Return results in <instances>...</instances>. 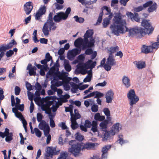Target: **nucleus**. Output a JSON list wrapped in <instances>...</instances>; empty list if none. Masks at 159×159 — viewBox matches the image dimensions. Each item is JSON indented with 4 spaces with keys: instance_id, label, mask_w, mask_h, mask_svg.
Masks as SVG:
<instances>
[{
    "instance_id": "obj_7",
    "label": "nucleus",
    "mask_w": 159,
    "mask_h": 159,
    "mask_svg": "<svg viewBox=\"0 0 159 159\" xmlns=\"http://www.w3.org/2000/svg\"><path fill=\"white\" fill-rule=\"evenodd\" d=\"M55 151V148L48 147L44 155V159H50L52 158L54 155H57V153Z\"/></svg>"
},
{
    "instance_id": "obj_19",
    "label": "nucleus",
    "mask_w": 159,
    "mask_h": 159,
    "mask_svg": "<svg viewBox=\"0 0 159 159\" xmlns=\"http://www.w3.org/2000/svg\"><path fill=\"white\" fill-rule=\"evenodd\" d=\"M120 124L117 123L114 124L111 130L113 135H114L116 132H118L119 130Z\"/></svg>"
},
{
    "instance_id": "obj_30",
    "label": "nucleus",
    "mask_w": 159,
    "mask_h": 159,
    "mask_svg": "<svg viewBox=\"0 0 159 159\" xmlns=\"http://www.w3.org/2000/svg\"><path fill=\"white\" fill-rule=\"evenodd\" d=\"M81 115L78 112L75 113L72 116L71 115V117L70 118V120H75L80 119L81 118Z\"/></svg>"
},
{
    "instance_id": "obj_40",
    "label": "nucleus",
    "mask_w": 159,
    "mask_h": 159,
    "mask_svg": "<svg viewBox=\"0 0 159 159\" xmlns=\"http://www.w3.org/2000/svg\"><path fill=\"white\" fill-rule=\"evenodd\" d=\"M54 69V67H52L51 68L50 71L48 72L46 74V78H48L49 77H51L52 74L55 73L54 70H53Z\"/></svg>"
},
{
    "instance_id": "obj_33",
    "label": "nucleus",
    "mask_w": 159,
    "mask_h": 159,
    "mask_svg": "<svg viewBox=\"0 0 159 159\" xmlns=\"http://www.w3.org/2000/svg\"><path fill=\"white\" fill-rule=\"evenodd\" d=\"M17 44L16 42V41L13 39L11 40V41L7 45V48L8 49L11 48L13 46V45H16Z\"/></svg>"
},
{
    "instance_id": "obj_14",
    "label": "nucleus",
    "mask_w": 159,
    "mask_h": 159,
    "mask_svg": "<svg viewBox=\"0 0 159 159\" xmlns=\"http://www.w3.org/2000/svg\"><path fill=\"white\" fill-rule=\"evenodd\" d=\"M106 63L109 64L112 66L116 65V64L114 57L111 53H110L107 59Z\"/></svg>"
},
{
    "instance_id": "obj_42",
    "label": "nucleus",
    "mask_w": 159,
    "mask_h": 159,
    "mask_svg": "<svg viewBox=\"0 0 159 159\" xmlns=\"http://www.w3.org/2000/svg\"><path fill=\"white\" fill-rule=\"evenodd\" d=\"M53 14V12H50L48 15V19L47 20L46 22L45 23H47V24H48V22L49 21H53V18H52V16Z\"/></svg>"
},
{
    "instance_id": "obj_18",
    "label": "nucleus",
    "mask_w": 159,
    "mask_h": 159,
    "mask_svg": "<svg viewBox=\"0 0 159 159\" xmlns=\"http://www.w3.org/2000/svg\"><path fill=\"white\" fill-rule=\"evenodd\" d=\"M129 16L132 21H134L139 22L140 21V18L139 16V14L136 12L134 13V14L131 12H130Z\"/></svg>"
},
{
    "instance_id": "obj_25",
    "label": "nucleus",
    "mask_w": 159,
    "mask_h": 159,
    "mask_svg": "<svg viewBox=\"0 0 159 159\" xmlns=\"http://www.w3.org/2000/svg\"><path fill=\"white\" fill-rule=\"evenodd\" d=\"M103 112L107 116V119L109 120H111V117L110 116V112L108 108H104L103 109Z\"/></svg>"
},
{
    "instance_id": "obj_1",
    "label": "nucleus",
    "mask_w": 159,
    "mask_h": 159,
    "mask_svg": "<svg viewBox=\"0 0 159 159\" xmlns=\"http://www.w3.org/2000/svg\"><path fill=\"white\" fill-rule=\"evenodd\" d=\"M122 15L120 12H116L113 19V23L110 26L112 33L116 36L120 34H124L128 32V36L133 37L134 35L139 38H141L146 34L149 35L152 33L154 28L150 23V20L143 19L141 24L144 28L140 27H135L129 29L126 26L125 20L122 19Z\"/></svg>"
},
{
    "instance_id": "obj_47",
    "label": "nucleus",
    "mask_w": 159,
    "mask_h": 159,
    "mask_svg": "<svg viewBox=\"0 0 159 159\" xmlns=\"http://www.w3.org/2000/svg\"><path fill=\"white\" fill-rule=\"evenodd\" d=\"M67 58L70 60H72L75 57L74 55L72 54L71 51H69L68 53Z\"/></svg>"
},
{
    "instance_id": "obj_5",
    "label": "nucleus",
    "mask_w": 159,
    "mask_h": 159,
    "mask_svg": "<svg viewBox=\"0 0 159 159\" xmlns=\"http://www.w3.org/2000/svg\"><path fill=\"white\" fill-rule=\"evenodd\" d=\"M127 97L129 100L130 108H131L133 106L136 104L139 100V97L136 95L135 92L133 89L129 90L127 93Z\"/></svg>"
},
{
    "instance_id": "obj_45",
    "label": "nucleus",
    "mask_w": 159,
    "mask_h": 159,
    "mask_svg": "<svg viewBox=\"0 0 159 159\" xmlns=\"http://www.w3.org/2000/svg\"><path fill=\"white\" fill-rule=\"evenodd\" d=\"M43 130L44 134L45 136L46 137L48 136L50 134H49L50 131V128L49 126V127H47L46 128L43 129Z\"/></svg>"
},
{
    "instance_id": "obj_13",
    "label": "nucleus",
    "mask_w": 159,
    "mask_h": 159,
    "mask_svg": "<svg viewBox=\"0 0 159 159\" xmlns=\"http://www.w3.org/2000/svg\"><path fill=\"white\" fill-rule=\"evenodd\" d=\"M111 145H106L104 146L102 149V159H106L108 151L111 148Z\"/></svg>"
},
{
    "instance_id": "obj_12",
    "label": "nucleus",
    "mask_w": 159,
    "mask_h": 159,
    "mask_svg": "<svg viewBox=\"0 0 159 159\" xmlns=\"http://www.w3.org/2000/svg\"><path fill=\"white\" fill-rule=\"evenodd\" d=\"M114 93L111 90L108 91L105 94L106 102L107 103H111L114 98Z\"/></svg>"
},
{
    "instance_id": "obj_63",
    "label": "nucleus",
    "mask_w": 159,
    "mask_h": 159,
    "mask_svg": "<svg viewBox=\"0 0 159 159\" xmlns=\"http://www.w3.org/2000/svg\"><path fill=\"white\" fill-rule=\"evenodd\" d=\"M14 52L12 50H10L7 52L6 55L7 57H11L14 54Z\"/></svg>"
},
{
    "instance_id": "obj_48",
    "label": "nucleus",
    "mask_w": 159,
    "mask_h": 159,
    "mask_svg": "<svg viewBox=\"0 0 159 159\" xmlns=\"http://www.w3.org/2000/svg\"><path fill=\"white\" fill-rule=\"evenodd\" d=\"M98 109V106L96 104L93 105L91 107V110L93 112H97Z\"/></svg>"
},
{
    "instance_id": "obj_27",
    "label": "nucleus",
    "mask_w": 159,
    "mask_h": 159,
    "mask_svg": "<svg viewBox=\"0 0 159 159\" xmlns=\"http://www.w3.org/2000/svg\"><path fill=\"white\" fill-rule=\"evenodd\" d=\"M71 122V128L73 130L76 129L79 126V125L76 120H70Z\"/></svg>"
},
{
    "instance_id": "obj_31",
    "label": "nucleus",
    "mask_w": 159,
    "mask_h": 159,
    "mask_svg": "<svg viewBox=\"0 0 159 159\" xmlns=\"http://www.w3.org/2000/svg\"><path fill=\"white\" fill-rule=\"evenodd\" d=\"M73 18L75 19V21L80 23H83L84 21V18L81 17H79L78 16H75Z\"/></svg>"
},
{
    "instance_id": "obj_60",
    "label": "nucleus",
    "mask_w": 159,
    "mask_h": 159,
    "mask_svg": "<svg viewBox=\"0 0 159 159\" xmlns=\"http://www.w3.org/2000/svg\"><path fill=\"white\" fill-rule=\"evenodd\" d=\"M0 49H0V51H1V52L2 51H5L6 50L8 49L7 48V45L5 44H2L0 47Z\"/></svg>"
},
{
    "instance_id": "obj_52",
    "label": "nucleus",
    "mask_w": 159,
    "mask_h": 159,
    "mask_svg": "<svg viewBox=\"0 0 159 159\" xmlns=\"http://www.w3.org/2000/svg\"><path fill=\"white\" fill-rule=\"evenodd\" d=\"M27 95L28 98V99L31 101H33V99L34 95L33 93L30 91H28L27 93Z\"/></svg>"
},
{
    "instance_id": "obj_43",
    "label": "nucleus",
    "mask_w": 159,
    "mask_h": 159,
    "mask_svg": "<svg viewBox=\"0 0 159 159\" xmlns=\"http://www.w3.org/2000/svg\"><path fill=\"white\" fill-rule=\"evenodd\" d=\"M34 130L36 136L39 138L40 137L42 134L41 132L37 128H34Z\"/></svg>"
},
{
    "instance_id": "obj_22",
    "label": "nucleus",
    "mask_w": 159,
    "mask_h": 159,
    "mask_svg": "<svg viewBox=\"0 0 159 159\" xmlns=\"http://www.w3.org/2000/svg\"><path fill=\"white\" fill-rule=\"evenodd\" d=\"M42 31L45 36H47L49 35V32L48 24H47V23H44L43 26Z\"/></svg>"
},
{
    "instance_id": "obj_64",
    "label": "nucleus",
    "mask_w": 159,
    "mask_h": 159,
    "mask_svg": "<svg viewBox=\"0 0 159 159\" xmlns=\"http://www.w3.org/2000/svg\"><path fill=\"white\" fill-rule=\"evenodd\" d=\"M93 51L91 48H87L85 52V53L86 55H89L93 53Z\"/></svg>"
},
{
    "instance_id": "obj_2",
    "label": "nucleus",
    "mask_w": 159,
    "mask_h": 159,
    "mask_svg": "<svg viewBox=\"0 0 159 159\" xmlns=\"http://www.w3.org/2000/svg\"><path fill=\"white\" fill-rule=\"evenodd\" d=\"M68 143L71 146V147L68 148V152L75 157L79 155L81 149V144L80 143H76L75 140H73L69 141Z\"/></svg>"
},
{
    "instance_id": "obj_41",
    "label": "nucleus",
    "mask_w": 159,
    "mask_h": 159,
    "mask_svg": "<svg viewBox=\"0 0 159 159\" xmlns=\"http://www.w3.org/2000/svg\"><path fill=\"white\" fill-rule=\"evenodd\" d=\"M15 107L21 111H22L24 110V104H16Z\"/></svg>"
},
{
    "instance_id": "obj_16",
    "label": "nucleus",
    "mask_w": 159,
    "mask_h": 159,
    "mask_svg": "<svg viewBox=\"0 0 159 159\" xmlns=\"http://www.w3.org/2000/svg\"><path fill=\"white\" fill-rule=\"evenodd\" d=\"M122 81L123 84L126 88H129L130 86V80L127 76L124 75L123 76Z\"/></svg>"
},
{
    "instance_id": "obj_10",
    "label": "nucleus",
    "mask_w": 159,
    "mask_h": 159,
    "mask_svg": "<svg viewBox=\"0 0 159 159\" xmlns=\"http://www.w3.org/2000/svg\"><path fill=\"white\" fill-rule=\"evenodd\" d=\"M33 8V4L31 2H27L24 5V10L27 15L30 13Z\"/></svg>"
},
{
    "instance_id": "obj_61",
    "label": "nucleus",
    "mask_w": 159,
    "mask_h": 159,
    "mask_svg": "<svg viewBox=\"0 0 159 159\" xmlns=\"http://www.w3.org/2000/svg\"><path fill=\"white\" fill-rule=\"evenodd\" d=\"M92 125V124L89 120H87L85 121L84 125L87 128H89L91 127Z\"/></svg>"
},
{
    "instance_id": "obj_26",
    "label": "nucleus",
    "mask_w": 159,
    "mask_h": 159,
    "mask_svg": "<svg viewBox=\"0 0 159 159\" xmlns=\"http://www.w3.org/2000/svg\"><path fill=\"white\" fill-rule=\"evenodd\" d=\"M81 50H82V48H77L73 49L71 52L75 57L80 53Z\"/></svg>"
},
{
    "instance_id": "obj_34",
    "label": "nucleus",
    "mask_w": 159,
    "mask_h": 159,
    "mask_svg": "<svg viewBox=\"0 0 159 159\" xmlns=\"http://www.w3.org/2000/svg\"><path fill=\"white\" fill-rule=\"evenodd\" d=\"M103 12L102 11H101V12L100 13L98 19L97 20V22L95 24V25H99L101 23L102 19V16L103 15Z\"/></svg>"
},
{
    "instance_id": "obj_24",
    "label": "nucleus",
    "mask_w": 159,
    "mask_h": 159,
    "mask_svg": "<svg viewBox=\"0 0 159 159\" xmlns=\"http://www.w3.org/2000/svg\"><path fill=\"white\" fill-rule=\"evenodd\" d=\"M157 8V5L156 2H153L152 4L148 8V11L149 13L153 12L156 11Z\"/></svg>"
},
{
    "instance_id": "obj_8",
    "label": "nucleus",
    "mask_w": 159,
    "mask_h": 159,
    "mask_svg": "<svg viewBox=\"0 0 159 159\" xmlns=\"http://www.w3.org/2000/svg\"><path fill=\"white\" fill-rule=\"evenodd\" d=\"M46 11V8L44 5L41 6L37 11L35 15V19L39 21H41V18L43 15L44 14Z\"/></svg>"
},
{
    "instance_id": "obj_53",
    "label": "nucleus",
    "mask_w": 159,
    "mask_h": 159,
    "mask_svg": "<svg viewBox=\"0 0 159 159\" xmlns=\"http://www.w3.org/2000/svg\"><path fill=\"white\" fill-rule=\"evenodd\" d=\"M59 126L61 127L62 129H68L67 126L66 125L65 123L64 122H61V124H60L58 125Z\"/></svg>"
},
{
    "instance_id": "obj_58",
    "label": "nucleus",
    "mask_w": 159,
    "mask_h": 159,
    "mask_svg": "<svg viewBox=\"0 0 159 159\" xmlns=\"http://www.w3.org/2000/svg\"><path fill=\"white\" fill-rule=\"evenodd\" d=\"M102 66L107 71H109L111 70L112 66L106 63Z\"/></svg>"
},
{
    "instance_id": "obj_46",
    "label": "nucleus",
    "mask_w": 159,
    "mask_h": 159,
    "mask_svg": "<svg viewBox=\"0 0 159 159\" xmlns=\"http://www.w3.org/2000/svg\"><path fill=\"white\" fill-rule=\"evenodd\" d=\"M120 135L119 136V138L118 141H119V143L121 145H122L124 143H126L128 142V141L127 140H124L122 138L120 137ZM121 136L122 137V135H121Z\"/></svg>"
},
{
    "instance_id": "obj_51",
    "label": "nucleus",
    "mask_w": 159,
    "mask_h": 159,
    "mask_svg": "<svg viewBox=\"0 0 159 159\" xmlns=\"http://www.w3.org/2000/svg\"><path fill=\"white\" fill-rule=\"evenodd\" d=\"M67 155V153L66 152L61 153L60 157H59L57 159H66Z\"/></svg>"
},
{
    "instance_id": "obj_55",
    "label": "nucleus",
    "mask_w": 159,
    "mask_h": 159,
    "mask_svg": "<svg viewBox=\"0 0 159 159\" xmlns=\"http://www.w3.org/2000/svg\"><path fill=\"white\" fill-rule=\"evenodd\" d=\"M12 111L15 113V116L17 118H20V116L18 115V113H20L18 111V109L15 107H13L12 109Z\"/></svg>"
},
{
    "instance_id": "obj_62",
    "label": "nucleus",
    "mask_w": 159,
    "mask_h": 159,
    "mask_svg": "<svg viewBox=\"0 0 159 159\" xmlns=\"http://www.w3.org/2000/svg\"><path fill=\"white\" fill-rule=\"evenodd\" d=\"M143 6H139L134 9V11L136 12H139L143 9Z\"/></svg>"
},
{
    "instance_id": "obj_21",
    "label": "nucleus",
    "mask_w": 159,
    "mask_h": 159,
    "mask_svg": "<svg viewBox=\"0 0 159 159\" xmlns=\"http://www.w3.org/2000/svg\"><path fill=\"white\" fill-rule=\"evenodd\" d=\"M40 122L39 125V127L40 129L43 130L47 127H49L48 124H47L45 120H43Z\"/></svg>"
},
{
    "instance_id": "obj_32",
    "label": "nucleus",
    "mask_w": 159,
    "mask_h": 159,
    "mask_svg": "<svg viewBox=\"0 0 159 159\" xmlns=\"http://www.w3.org/2000/svg\"><path fill=\"white\" fill-rule=\"evenodd\" d=\"M18 114L20 116V117L18 118L20 119V120L23 123V126H24V125L25 126L26 125H27V121L25 119L22 113L21 112L18 113Z\"/></svg>"
},
{
    "instance_id": "obj_37",
    "label": "nucleus",
    "mask_w": 159,
    "mask_h": 159,
    "mask_svg": "<svg viewBox=\"0 0 159 159\" xmlns=\"http://www.w3.org/2000/svg\"><path fill=\"white\" fill-rule=\"evenodd\" d=\"M152 45H150V46L151 47L152 50L154 49H157L158 48H159V42H152Z\"/></svg>"
},
{
    "instance_id": "obj_56",
    "label": "nucleus",
    "mask_w": 159,
    "mask_h": 159,
    "mask_svg": "<svg viewBox=\"0 0 159 159\" xmlns=\"http://www.w3.org/2000/svg\"><path fill=\"white\" fill-rule=\"evenodd\" d=\"M21 90L20 87L16 86L15 88V93L16 95H18L19 94Z\"/></svg>"
},
{
    "instance_id": "obj_9",
    "label": "nucleus",
    "mask_w": 159,
    "mask_h": 159,
    "mask_svg": "<svg viewBox=\"0 0 159 159\" xmlns=\"http://www.w3.org/2000/svg\"><path fill=\"white\" fill-rule=\"evenodd\" d=\"M84 44V40L81 37L79 38L76 39L74 43L75 46L77 48H81V46L82 50H84L87 48H90L89 46L88 45V43H86V45L84 46L85 48L83 49V47Z\"/></svg>"
},
{
    "instance_id": "obj_39",
    "label": "nucleus",
    "mask_w": 159,
    "mask_h": 159,
    "mask_svg": "<svg viewBox=\"0 0 159 159\" xmlns=\"http://www.w3.org/2000/svg\"><path fill=\"white\" fill-rule=\"evenodd\" d=\"M93 92L94 93V96L95 95L94 97V98H99L102 97L103 96V94L100 92L96 91Z\"/></svg>"
},
{
    "instance_id": "obj_20",
    "label": "nucleus",
    "mask_w": 159,
    "mask_h": 159,
    "mask_svg": "<svg viewBox=\"0 0 159 159\" xmlns=\"http://www.w3.org/2000/svg\"><path fill=\"white\" fill-rule=\"evenodd\" d=\"M109 121L107 120H104L100 123V126L102 131H103L107 130V125Z\"/></svg>"
},
{
    "instance_id": "obj_29",
    "label": "nucleus",
    "mask_w": 159,
    "mask_h": 159,
    "mask_svg": "<svg viewBox=\"0 0 159 159\" xmlns=\"http://www.w3.org/2000/svg\"><path fill=\"white\" fill-rule=\"evenodd\" d=\"M13 133L12 132H10L9 134H8L6 137L5 139V141L7 143H10L11 141L13 139Z\"/></svg>"
},
{
    "instance_id": "obj_17",
    "label": "nucleus",
    "mask_w": 159,
    "mask_h": 159,
    "mask_svg": "<svg viewBox=\"0 0 159 159\" xmlns=\"http://www.w3.org/2000/svg\"><path fill=\"white\" fill-rule=\"evenodd\" d=\"M151 47L150 46H147L143 45L141 48V52L145 54H148L152 52Z\"/></svg>"
},
{
    "instance_id": "obj_3",
    "label": "nucleus",
    "mask_w": 159,
    "mask_h": 159,
    "mask_svg": "<svg viewBox=\"0 0 159 159\" xmlns=\"http://www.w3.org/2000/svg\"><path fill=\"white\" fill-rule=\"evenodd\" d=\"M93 30H89L86 31L84 36V44L83 47V49L85 48L84 46L86 45V43H88L89 47H92L94 46L95 40L93 37Z\"/></svg>"
},
{
    "instance_id": "obj_11",
    "label": "nucleus",
    "mask_w": 159,
    "mask_h": 159,
    "mask_svg": "<svg viewBox=\"0 0 159 159\" xmlns=\"http://www.w3.org/2000/svg\"><path fill=\"white\" fill-rule=\"evenodd\" d=\"M112 134L111 130L108 131L106 130L103 131L102 135V141H105L111 139V137L114 135Z\"/></svg>"
},
{
    "instance_id": "obj_6",
    "label": "nucleus",
    "mask_w": 159,
    "mask_h": 159,
    "mask_svg": "<svg viewBox=\"0 0 159 159\" xmlns=\"http://www.w3.org/2000/svg\"><path fill=\"white\" fill-rule=\"evenodd\" d=\"M96 65V62L95 61H93L91 60H89L85 63H81L77 66L78 69L81 70L82 68H88L91 69L95 67Z\"/></svg>"
},
{
    "instance_id": "obj_36",
    "label": "nucleus",
    "mask_w": 159,
    "mask_h": 159,
    "mask_svg": "<svg viewBox=\"0 0 159 159\" xmlns=\"http://www.w3.org/2000/svg\"><path fill=\"white\" fill-rule=\"evenodd\" d=\"M110 20L107 17L104 18L103 20V22L102 23L103 27V28H106L107 25L110 23Z\"/></svg>"
},
{
    "instance_id": "obj_44",
    "label": "nucleus",
    "mask_w": 159,
    "mask_h": 159,
    "mask_svg": "<svg viewBox=\"0 0 159 159\" xmlns=\"http://www.w3.org/2000/svg\"><path fill=\"white\" fill-rule=\"evenodd\" d=\"M43 118V116L40 113H38L37 114V119L38 122L42 121Z\"/></svg>"
},
{
    "instance_id": "obj_54",
    "label": "nucleus",
    "mask_w": 159,
    "mask_h": 159,
    "mask_svg": "<svg viewBox=\"0 0 159 159\" xmlns=\"http://www.w3.org/2000/svg\"><path fill=\"white\" fill-rule=\"evenodd\" d=\"M118 47L117 46H116L115 47H111L110 48V53H112L116 52L118 50Z\"/></svg>"
},
{
    "instance_id": "obj_4",
    "label": "nucleus",
    "mask_w": 159,
    "mask_h": 159,
    "mask_svg": "<svg viewBox=\"0 0 159 159\" xmlns=\"http://www.w3.org/2000/svg\"><path fill=\"white\" fill-rule=\"evenodd\" d=\"M71 11V8L68 7L66 9L65 12L61 11L57 13V14L53 17V20L55 22H59L62 20H65L68 18Z\"/></svg>"
},
{
    "instance_id": "obj_23",
    "label": "nucleus",
    "mask_w": 159,
    "mask_h": 159,
    "mask_svg": "<svg viewBox=\"0 0 159 159\" xmlns=\"http://www.w3.org/2000/svg\"><path fill=\"white\" fill-rule=\"evenodd\" d=\"M95 144L94 143H88L84 144L83 147H81V149L82 150L84 149H87V150H89L94 147Z\"/></svg>"
},
{
    "instance_id": "obj_57",
    "label": "nucleus",
    "mask_w": 159,
    "mask_h": 159,
    "mask_svg": "<svg viewBox=\"0 0 159 159\" xmlns=\"http://www.w3.org/2000/svg\"><path fill=\"white\" fill-rule=\"evenodd\" d=\"M92 77V75L91 74L90 75H88L84 79V82H89L91 80V78Z\"/></svg>"
},
{
    "instance_id": "obj_49",
    "label": "nucleus",
    "mask_w": 159,
    "mask_h": 159,
    "mask_svg": "<svg viewBox=\"0 0 159 159\" xmlns=\"http://www.w3.org/2000/svg\"><path fill=\"white\" fill-rule=\"evenodd\" d=\"M153 4V1H149L147 2L143 5L144 8H146L148 7H150V6L152 5Z\"/></svg>"
},
{
    "instance_id": "obj_35",
    "label": "nucleus",
    "mask_w": 159,
    "mask_h": 159,
    "mask_svg": "<svg viewBox=\"0 0 159 159\" xmlns=\"http://www.w3.org/2000/svg\"><path fill=\"white\" fill-rule=\"evenodd\" d=\"M45 59L48 62L51 60V63L50 64V66L53 63V61L52 60V57L50 56V53L49 52H47L46 53L45 55Z\"/></svg>"
},
{
    "instance_id": "obj_28",
    "label": "nucleus",
    "mask_w": 159,
    "mask_h": 159,
    "mask_svg": "<svg viewBox=\"0 0 159 159\" xmlns=\"http://www.w3.org/2000/svg\"><path fill=\"white\" fill-rule=\"evenodd\" d=\"M53 80H52L51 81V84H52L51 85V88L52 90H53L54 92H56L57 90V88L56 87H59V86L61 85V84H58V83H56L55 84H53Z\"/></svg>"
},
{
    "instance_id": "obj_38",
    "label": "nucleus",
    "mask_w": 159,
    "mask_h": 159,
    "mask_svg": "<svg viewBox=\"0 0 159 159\" xmlns=\"http://www.w3.org/2000/svg\"><path fill=\"white\" fill-rule=\"evenodd\" d=\"M146 64L145 62H139L136 64V66L139 69H142L145 67Z\"/></svg>"
},
{
    "instance_id": "obj_50",
    "label": "nucleus",
    "mask_w": 159,
    "mask_h": 159,
    "mask_svg": "<svg viewBox=\"0 0 159 159\" xmlns=\"http://www.w3.org/2000/svg\"><path fill=\"white\" fill-rule=\"evenodd\" d=\"M76 134L77 136L75 137V139L76 140L80 141H81L83 140V136L79 134V133H77Z\"/></svg>"
},
{
    "instance_id": "obj_15",
    "label": "nucleus",
    "mask_w": 159,
    "mask_h": 159,
    "mask_svg": "<svg viewBox=\"0 0 159 159\" xmlns=\"http://www.w3.org/2000/svg\"><path fill=\"white\" fill-rule=\"evenodd\" d=\"M37 70L35 66H32L31 64H29L27 67V70H29V74L30 76L35 75H36L35 70Z\"/></svg>"
},
{
    "instance_id": "obj_59",
    "label": "nucleus",
    "mask_w": 159,
    "mask_h": 159,
    "mask_svg": "<svg viewBox=\"0 0 159 159\" xmlns=\"http://www.w3.org/2000/svg\"><path fill=\"white\" fill-rule=\"evenodd\" d=\"M71 80V78L68 77L67 75H65L63 77L62 80L66 82L69 83Z\"/></svg>"
}]
</instances>
